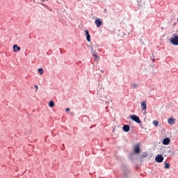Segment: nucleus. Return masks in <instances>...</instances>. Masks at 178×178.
Instances as JSON below:
<instances>
[{
    "label": "nucleus",
    "instance_id": "1",
    "mask_svg": "<svg viewBox=\"0 0 178 178\" xmlns=\"http://www.w3.org/2000/svg\"><path fill=\"white\" fill-rule=\"evenodd\" d=\"M140 106L142 108V111H144L145 113H147V101L143 100L140 102Z\"/></svg>",
    "mask_w": 178,
    "mask_h": 178
},
{
    "label": "nucleus",
    "instance_id": "2",
    "mask_svg": "<svg viewBox=\"0 0 178 178\" xmlns=\"http://www.w3.org/2000/svg\"><path fill=\"white\" fill-rule=\"evenodd\" d=\"M172 45H178V36L175 35L170 39Z\"/></svg>",
    "mask_w": 178,
    "mask_h": 178
},
{
    "label": "nucleus",
    "instance_id": "3",
    "mask_svg": "<svg viewBox=\"0 0 178 178\" xmlns=\"http://www.w3.org/2000/svg\"><path fill=\"white\" fill-rule=\"evenodd\" d=\"M156 162H158V163H161V162H163V156L159 154L155 158Z\"/></svg>",
    "mask_w": 178,
    "mask_h": 178
},
{
    "label": "nucleus",
    "instance_id": "4",
    "mask_svg": "<svg viewBox=\"0 0 178 178\" xmlns=\"http://www.w3.org/2000/svg\"><path fill=\"white\" fill-rule=\"evenodd\" d=\"M131 119L132 120H134V122H136V123H141V120H140V118H138V116L137 115H131Z\"/></svg>",
    "mask_w": 178,
    "mask_h": 178
},
{
    "label": "nucleus",
    "instance_id": "5",
    "mask_svg": "<svg viewBox=\"0 0 178 178\" xmlns=\"http://www.w3.org/2000/svg\"><path fill=\"white\" fill-rule=\"evenodd\" d=\"M163 145H169L170 144V139L169 138H165L163 140Z\"/></svg>",
    "mask_w": 178,
    "mask_h": 178
},
{
    "label": "nucleus",
    "instance_id": "6",
    "mask_svg": "<svg viewBox=\"0 0 178 178\" xmlns=\"http://www.w3.org/2000/svg\"><path fill=\"white\" fill-rule=\"evenodd\" d=\"M168 124H175L176 123V120L173 118L172 117L168 118Z\"/></svg>",
    "mask_w": 178,
    "mask_h": 178
},
{
    "label": "nucleus",
    "instance_id": "7",
    "mask_svg": "<svg viewBox=\"0 0 178 178\" xmlns=\"http://www.w3.org/2000/svg\"><path fill=\"white\" fill-rule=\"evenodd\" d=\"M122 130L126 133H129V131H130V126L127 124L124 125L122 127Z\"/></svg>",
    "mask_w": 178,
    "mask_h": 178
},
{
    "label": "nucleus",
    "instance_id": "8",
    "mask_svg": "<svg viewBox=\"0 0 178 178\" xmlns=\"http://www.w3.org/2000/svg\"><path fill=\"white\" fill-rule=\"evenodd\" d=\"M95 23L97 26V27H101L102 26V22H101V19H97L95 21Z\"/></svg>",
    "mask_w": 178,
    "mask_h": 178
},
{
    "label": "nucleus",
    "instance_id": "9",
    "mask_svg": "<svg viewBox=\"0 0 178 178\" xmlns=\"http://www.w3.org/2000/svg\"><path fill=\"white\" fill-rule=\"evenodd\" d=\"M85 33H86L87 41L90 42V41H91V36L90 35V32H88V31L86 30L85 31Z\"/></svg>",
    "mask_w": 178,
    "mask_h": 178
},
{
    "label": "nucleus",
    "instance_id": "10",
    "mask_svg": "<svg viewBox=\"0 0 178 178\" xmlns=\"http://www.w3.org/2000/svg\"><path fill=\"white\" fill-rule=\"evenodd\" d=\"M14 52H17V51H20V47H18L17 44H15L13 47Z\"/></svg>",
    "mask_w": 178,
    "mask_h": 178
},
{
    "label": "nucleus",
    "instance_id": "11",
    "mask_svg": "<svg viewBox=\"0 0 178 178\" xmlns=\"http://www.w3.org/2000/svg\"><path fill=\"white\" fill-rule=\"evenodd\" d=\"M135 154H140V146L137 145L134 147Z\"/></svg>",
    "mask_w": 178,
    "mask_h": 178
},
{
    "label": "nucleus",
    "instance_id": "12",
    "mask_svg": "<svg viewBox=\"0 0 178 178\" xmlns=\"http://www.w3.org/2000/svg\"><path fill=\"white\" fill-rule=\"evenodd\" d=\"M49 106H50V108H54V106H55V103L53 101L49 102Z\"/></svg>",
    "mask_w": 178,
    "mask_h": 178
},
{
    "label": "nucleus",
    "instance_id": "13",
    "mask_svg": "<svg viewBox=\"0 0 178 178\" xmlns=\"http://www.w3.org/2000/svg\"><path fill=\"white\" fill-rule=\"evenodd\" d=\"M38 72L39 74H42L44 73L42 68H39L38 70Z\"/></svg>",
    "mask_w": 178,
    "mask_h": 178
},
{
    "label": "nucleus",
    "instance_id": "14",
    "mask_svg": "<svg viewBox=\"0 0 178 178\" xmlns=\"http://www.w3.org/2000/svg\"><path fill=\"white\" fill-rule=\"evenodd\" d=\"M154 126H158L159 124V122L158 120L153 121Z\"/></svg>",
    "mask_w": 178,
    "mask_h": 178
},
{
    "label": "nucleus",
    "instance_id": "15",
    "mask_svg": "<svg viewBox=\"0 0 178 178\" xmlns=\"http://www.w3.org/2000/svg\"><path fill=\"white\" fill-rule=\"evenodd\" d=\"M170 168V165L168 163H165V169H169Z\"/></svg>",
    "mask_w": 178,
    "mask_h": 178
},
{
    "label": "nucleus",
    "instance_id": "16",
    "mask_svg": "<svg viewBox=\"0 0 178 178\" xmlns=\"http://www.w3.org/2000/svg\"><path fill=\"white\" fill-rule=\"evenodd\" d=\"M93 56L95 57V60H98V55H97V54H94Z\"/></svg>",
    "mask_w": 178,
    "mask_h": 178
},
{
    "label": "nucleus",
    "instance_id": "17",
    "mask_svg": "<svg viewBox=\"0 0 178 178\" xmlns=\"http://www.w3.org/2000/svg\"><path fill=\"white\" fill-rule=\"evenodd\" d=\"M138 86L136 84V83H134L132 85V88L135 89V88H137Z\"/></svg>",
    "mask_w": 178,
    "mask_h": 178
},
{
    "label": "nucleus",
    "instance_id": "18",
    "mask_svg": "<svg viewBox=\"0 0 178 178\" xmlns=\"http://www.w3.org/2000/svg\"><path fill=\"white\" fill-rule=\"evenodd\" d=\"M91 52H92L93 56H94V54H96L95 51H94V49H91Z\"/></svg>",
    "mask_w": 178,
    "mask_h": 178
},
{
    "label": "nucleus",
    "instance_id": "19",
    "mask_svg": "<svg viewBox=\"0 0 178 178\" xmlns=\"http://www.w3.org/2000/svg\"><path fill=\"white\" fill-rule=\"evenodd\" d=\"M35 88H36V91H38V86L35 85Z\"/></svg>",
    "mask_w": 178,
    "mask_h": 178
},
{
    "label": "nucleus",
    "instance_id": "20",
    "mask_svg": "<svg viewBox=\"0 0 178 178\" xmlns=\"http://www.w3.org/2000/svg\"><path fill=\"white\" fill-rule=\"evenodd\" d=\"M65 111H66V112H69V111H70V108H67L65 109Z\"/></svg>",
    "mask_w": 178,
    "mask_h": 178
},
{
    "label": "nucleus",
    "instance_id": "21",
    "mask_svg": "<svg viewBox=\"0 0 178 178\" xmlns=\"http://www.w3.org/2000/svg\"><path fill=\"white\" fill-rule=\"evenodd\" d=\"M153 62H155V59L153 60Z\"/></svg>",
    "mask_w": 178,
    "mask_h": 178
}]
</instances>
